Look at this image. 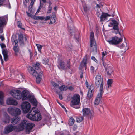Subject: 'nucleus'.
Here are the masks:
<instances>
[{"mask_svg": "<svg viewBox=\"0 0 135 135\" xmlns=\"http://www.w3.org/2000/svg\"><path fill=\"white\" fill-rule=\"evenodd\" d=\"M26 117L31 120L37 121H40L42 118L41 113L36 107L32 108L30 112L27 115Z\"/></svg>", "mask_w": 135, "mask_h": 135, "instance_id": "1", "label": "nucleus"}, {"mask_svg": "<svg viewBox=\"0 0 135 135\" xmlns=\"http://www.w3.org/2000/svg\"><path fill=\"white\" fill-rule=\"evenodd\" d=\"M34 126V124L31 123H29L25 120H23L18 126V130L22 131L25 127L26 133L29 134Z\"/></svg>", "mask_w": 135, "mask_h": 135, "instance_id": "2", "label": "nucleus"}, {"mask_svg": "<svg viewBox=\"0 0 135 135\" xmlns=\"http://www.w3.org/2000/svg\"><path fill=\"white\" fill-rule=\"evenodd\" d=\"M71 99L70 106L76 109L79 108L80 105L79 95L78 94H75L71 97Z\"/></svg>", "mask_w": 135, "mask_h": 135, "instance_id": "3", "label": "nucleus"}, {"mask_svg": "<svg viewBox=\"0 0 135 135\" xmlns=\"http://www.w3.org/2000/svg\"><path fill=\"white\" fill-rule=\"evenodd\" d=\"M95 81L96 86L97 88L100 86L99 92H104L103 90V80L102 78L101 77V75L98 74L95 78Z\"/></svg>", "mask_w": 135, "mask_h": 135, "instance_id": "4", "label": "nucleus"}, {"mask_svg": "<svg viewBox=\"0 0 135 135\" xmlns=\"http://www.w3.org/2000/svg\"><path fill=\"white\" fill-rule=\"evenodd\" d=\"M8 108L3 109L0 111V117L2 118L3 125L8 123Z\"/></svg>", "mask_w": 135, "mask_h": 135, "instance_id": "5", "label": "nucleus"}, {"mask_svg": "<svg viewBox=\"0 0 135 135\" xmlns=\"http://www.w3.org/2000/svg\"><path fill=\"white\" fill-rule=\"evenodd\" d=\"M40 65L38 63H36L34 65L33 67H30L28 69L29 73L33 75L36 77L38 73L40 71L38 70L40 67Z\"/></svg>", "mask_w": 135, "mask_h": 135, "instance_id": "6", "label": "nucleus"}, {"mask_svg": "<svg viewBox=\"0 0 135 135\" xmlns=\"http://www.w3.org/2000/svg\"><path fill=\"white\" fill-rule=\"evenodd\" d=\"M22 88H19V90H11L10 94L13 97L17 99H20L21 98Z\"/></svg>", "mask_w": 135, "mask_h": 135, "instance_id": "7", "label": "nucleus"}, {"mask_svg": "<svg viewBox=\"0 0 135 135\" xmlns=\"http://www.w3.org/2000/svg\"><path fill=\"white\" fill-rule=\"evenodd\" d=\"M122 41V39L117 36L112 37L109 39L107 42L112 45H117Z\"/></svg>", "mask_w": 135, "mask_h": 135, "instance_id": "8", "label": "nucleus"}, {"mask_svg": "<svg viewBox=\"0 0 135 135\" xmlns=\"http://www.w3.org/2000/svg\"><path fill=\"white\" fill-rule=\"evenodd\" d=\"M21 108L23 112L26 113L28 112L30 109L31 105L28 102H23L21 105Z\"/></svg>", "mask_w": 135, "mask_h": 135, "instance_id": "9", "label": "nucleus"}, {"mask_svg": "<svg viewBox=\"0 0 135 135\" xmlns=\"http://www.w3.org/2000/svg\"><path fill=\"white\" fill-rule=\"evenodd\" d=\"M8 15L3 17H0V33L3 32V28L6 24V19L7 20Z\"/></svg>", "mask_w": 135, "mask_h": 135, "instance_id": "10", "label": "nucleus"}, {"mask_svg": "<svg viewBox=\"0 0 135 135\" xmlns=\"http://www.w3.org/2000/svg\"><path fill=\"white\" fill-rule=\"evenodd\" d=\"M83 114L84 116H87L91 118L94 115L93 112L87 108H85L83 109Z\"/></svg>", "mask_w": 135, "mask_h": 135, "instance_id": "11", "label": "nucleus"}, {"mask_svg": "<svg viewBox=\"0 0 135 135\" xmlns=\"http://www.w3.org/2000/svg\"><path fill=\"white\" fill-rule=\"evenodd\" d=\"M0 45L2 49V53L3 55L4 60L6 61H7L8 59V51L7 50L5 49L6 46L3 43H1Z\"/></svg>", "mask_w": 135, "mask_h": 135, "instance_id": "12", "label": "nucleus"}, {"mask_svg": "<svg viewBox=\"0 0 135 135\" xmlns=\"http://www.w3.org/2000/svg\"><path fill=\"white\" fill-rule=\"evenodd\" d=\"M21 111L20 109L18 108H9V113L13 115L16 116L20 114Z\"/></svg>", "mask_w": 135, "mask_h": 135, "instance_id": "13", "label": "nucleus"}, {"mask_svg": "<svg viewBox=\"0 0 135 135\" xmlns=\"http://www.w3.org/2000/svg\"><path fill=\"white\" fill-rule=\"evenodd\" d=\"M31 95L30 93L27 90H25L23 91L22 93L21 98L23 101L28 100L31 97Z\"/></svg>", "mask_w": 135, "mask_h": 135, "instance_id": "14", "label": "nucleus"}, {"mask_svg": "<svg viewBox=\"0 0 135 135\" xmlns=\"http://www.w3.org/2000/svg\"><path fill=\"white\" fill-rule=\"evenodd\" d=\"M118 25L119 23L115 20H112L110 23V24L108 26L109 27L113 26V28L114 30L118 31L119 30Z\"/></svg>", "mask_w": 135, "mask_h": 135, "instance_id": "15", "label": "nucleus"}, {"mask_svg": "<svg viewBox=\"0 0 135 135\" xmlns=\"http://www.w3.org/2000/svg\"><path fill=\"white\" fill-rule=\"evenodd\" d=\"M90 47H92L93 46H94L95 48V50H96V44L94 38V33L93 32H91L90 33Z\"/></svg>", "mask_w": 135, "mask_h": 135, "instance_id": "16", "label": "nucleus"}, {"mask_svg": "<svg viewBox=\"0 0 135 135\" xmlns=\"http://www.w3.org/2000/svg\"><path fill=\"white\" fill-rule=\"evenodd\" d=\"M103 92H99L94 102V104L95 105H98L99 104Z\"/></svg>", "mask_w": 135, "mask_h": 135, "instance_id": "17", "label": "nucleus"}, {"mask_svg": "<svg viewBox=\"0 0 135 135\" xmlns=\"http://www.w3.org/2000/svg\"><path fill=\"white\" fill-rule=\"evenodd\" d=\"M94 89V85H91L89 89V91L87 94V97L89 99H90L93 96Z\"/></svg>", "mask_w": 135, "mask_h": 135, "instance_id": "18", "label": "nucleus"}, {"mask_svg": "<svg viewBox=\"0 0 135 135\" xmlns=\"http://www.w3.org/2000/svg\"><path fill=\"white\" fill-rule=\"evenodd\" d=\"M24 38L25 40L26 41L27 40L26 38L25 37H24L22 35H19L18 40L20 45L21 46H23L24 45Z\"/></svg>", "mask_w": 135, "mask_h": 135, "instance_id": "19", "label": "nucleus"}, {"mask_svg": "<svg viewBox=\"0 0 135 135\" xmlns=\"http://www.w3.org/2000/svg\"><path fill=\"white\" fill-rule=\"evenodd\" d=\"M18 41L17 40H15L14 41V44H15V46L13 47V50L15 52V55H17V53L19 51V48L17 44Z\"/></svg>", "mask_w": 135, "mask_h": 135, "instance_id": "20", "label": "nucleus"}, {"mask_svg": "<svg viewBox=\"0 0 135 135\" xmlns=\"http://www.w3.org/2000/svg\"><path fill=\"white\" fill-rule=\"evenodd\" d=\"M57 66L58 68L61 70L67 69L66 65L65 64L64 62L62 61H61L59 63Z\"/></svg>", "mask_w": 135, "mask_h": 135, "instance_id": "21", "label": "nucleus"}, {"mask_svg": "<svg viewBox=\"0 0 135 135\" xmlns=\"http://www.w3.org/2000/svg\"><path fill=\"white\" fill-rule=\"evenodd\" d=\"M43 72L42 71H40L39 73H38V74L36 75L37 76L36 78V81L37 83H39L41 80V77L43 75Z\"/></svg>", "mask_w": 135, "mask_h": 135, "instance_id": "22", "label": "nucleus"}, {"mask_svg": "<svg viewBox=\"0 0 135 135\" xmlns=\"http://www.w3.org/2000/svg\"><path fill=\"white\" fill-rule=\"evenodd\" d=\"M28 100L33 105L35 106L37 105V103L36 100L33 96H32L31 95V97H30Z\"/></svg>", "mask_w": 135, "mask_h": 135, "instance_id": "23", "label": "nucleus"}, {"mask_svg": "<svg viewBox=\"0 0 135 135\" xmlns=\"http://www.w3.org/2000/svg\"><path fill=\"white\" fill-rule=\"evenodd\" d=\"M56 17L55 13L53 12L52 13L51 18L50 19V22L49 24H52L55 23L56 21Z\"/></svg>", "mask_w": 135, "mask_h": 135, "instance_id": "24", "label": "nucleus"}, {"mask_svg": "<svg viewBox=\"0 0 135 135\" xmlns=\"http://www.w3.org/2000/svg\"><path fill=\"white\" fill-rule=\"evenodd\" d=\"M20 120V119L18 117H15L11 119V122L12 124H16Z\"/></svg>", "mask_w": 135, "mask_h": 135, "instance_id": "25", "label": "nucleus"}, {"mask_svg": "<svg viewBox=\"0 0 135 135\" xmlns=\"http://www.w3.org/2000/svg\"><path fill=\"white\" fill-rule=\"evenodd\" d=\"M110 15L106 13H103L100 16V21H103L106 19L107 17L110 16Z\"/></svg>", "mask_w": 135, "mask_h": 135, "instance_id": "26", "label": "nucleus"}, {"mask_svg": "<svg viewBox=\"0 0 135 135\" xmlns=\"http://www.w3.org/2000/svg\"><path fill=\"white\" fill-rule=\"evenodd\" d=\"M18 104L17 102L11 98H9V104L16 105Z\"/></svg>", "mask_w": 135, "mask_h": 135, "instance_id": "27", "label": "nucleus"}, {"mask_svg": "<svg viewBox=\"0 0 135 135\" xmlns=\"http://www.w3.org/2000/svg\"><path fill=\"white\" fill-rule=\"evenodd\" d=\"M120 47L121 49H123L125 50H127L128 47L127 46V43L126 42H124V43H122L120 46Z\"/></svg>", "mask_w": 135, "mask_h": 135, "instance_id": "28", "label": "nucleus"}, {"mask_svg": "<svg viewBox=\"0 0 135 135\" xmlns=\"http://www.w3.org/2000/svg\"><path fill=\"white\" fill-rule=\"evenodd\" d=\"M17 130V127L15 126L11 125L9 126V133L13 131H16Z\"/></svg>", "mask_w": 135, "mask_h": 135, "instance_id": "29", "label": "nucleus"}, {"mask_svg": "<svg viewBox=\"0 0 135 135\" xmlns=\"http://www.w3.org/2000/svg\"><path fill=\"white\" fill-rule=\"evenodd\" d=\"M3 93L0 91V105H2L3 104Z\"/></svg>", "mask_w": 135, "mask_h": 135, "instance_id": "30", "label": "nucleus"}, {"mask_svg": "<svg viewBox=\"0 0 135 135\" xmlns=\"http://www.w3.org/2000/svg\"><path fill=\"white\" fill-rule=\"evenodd\" d=\"M59 89L61 91L66 90L68 89V87L64 85H62L59 88Z\"/></svg>", "mask_w": 135, "mask_h": 135, "instance_id": "31", "label": "nucleus"}, {"mask_svg": "<svg viewBox=\"0 0 135 135\" xmlns=\"http://www.w3.org/2000/svg\"><path fill=\"white\" fill-rule=\"evenodd\" d=\"M28 11H29V13L27 11L26 13L27 15L29 17H30L31 18L32 16V8L31 7L30 8V7L29 6L28 7Z\"/></svg>", "mask_w": 135, "mask_h": 135, "instance_id": "32", "label": "nucleus"}, {"mask_svg": "<svg viewBox=\"0 0 135 135\" xmlns=\"http://www.w3.org/2000/svg\"><path fill=\"white\" fill-rule=\"evenodd\" d=\"M74 120L73 118L72 117H71L69 120L68 124L70 126H72L74 124Z\"/></svg>", "mask_w": 135, "mask_h": 135, "instance_id": "33", "label": "nucleus"}, {"mask_svg": "<svg viewBox=\"0 0 135 135\" xmlns=\"http://www.w3.org/2000/svg\"><path fill=\"white\" fill-rule=\"evenodd\" d=\"M8 133V126H6L4 129L3 134H7Z\"/></svg>", "mask_w": 135, "mask_h": 135, "instance_id": "34", "label": "nucleus"}, {"mask_svg": "<svg viewBox=\"0 0 135 135\" xmlns=\"http://www.w3.org/2000/svg\"><path fill=\"white\" fill-rule=\"evenodd\" d=\"M83 5L84 11L85 12H87L88 11V9L87 7L86 4L85 3H83Z\"/></svg>", "mask_w": 135, "mask_h": 135, "instance_id": "35", "label": "nucleus"}, {"mask_svg": "<svg viewBox=\"0 0 135 135\" xmlns=\"http://www.w3.org/2000/svg\"><path fill=\"white\" fill-rule=\"evenodd\" d=\"M106 70L107 74L109 75H110L113 71L112 69L111 68H109L106 69Z\"/></svg>", "mask_w": 135, "mask_h": 135, "instance_id": "36", "label": "nucleus"}, {"mask_svg": "<svg viewBox=\"0 0 135 135\" xmlns=\"http://www.w3.org/2000/svg\"><path fill=\"white\" fill-rule=\"evenodd\" d=\"M113 82V80L111 79H109L107 81V84L108 87H111Z\"/></svg>", "mask_w": 135, "mask_h": 135, "instance_id": "37", "label": "nucleus"}, {"mask_svg": "<svg viewBox=\"0 0 135 135\" xmlns=\"http://www.w3.org/2000/svg\"><path fill=\"white\" fill-rule=\"evenodd\" d=\"M49 61V59L48 58H44L42 60V63L45 65L47 64Z\"/></svg>", "mask_w": 135, "mask_h": 135, "instance_id": "38", "label": "nucleus"}, {"mask_svg": "<svg viewBox=\"0 0 135 135\" xmlns=\"http://www.w3.org/2000/svg\"><path fill=\"white\" fill-rule=\"evenodd\" d=\"M83 118L82 117H78L76 119V121L78 122H81L83 120Z\"/></svg>", "mask_w": 135, "mask_h": 135, "instance_id": "39", "label": "nucleus"}, {"mask_svg": "<svg viewBox=\"0 0 135 135\" xmlns=\"http://www.w3.org/2000/svg\"><path fill=\"white\" fill-rule=\"evenodd\" d=\"M51 84L55 88H56L59 87V85L55 82H52L51 83Z\"/></svg>", "mask_w": 135, "mask_h": 135, "instance_id": "40", "label": "nucleus"}, {"mask_svg": "<svg viewBox=\"0 0 135 135\" xmlns=\"http://www.w3.org/2000/svg\"><path fill=\"white\" fill-rule=\"evenodd\" d=\"M36 45L38 50V51L40 52H41V49H42V46L41 45H39V44H36Z\"/></svg>", "mask_w": 135, "mask_h": 135, "instance_id": "41", "label": "nucleus"}, {"mask_svg": "<svg viewBox=\"0 0 135 135\" xmlns=\"http://www.w3.org/2000/svg\"><path fill=\"white\" fill-rule=\"evenodd\" d=\"M83 63L84 64H81V65L82 67H85L86 66V59L85 60L84 58V59L82 63Z\"/></svg>", "mask_w": 135, "mask_h": 135, "instance_id": "42", "label": "nucleus"}, {"mask_svg": "<svg viewBox=\"0 0 135 135\" xmlns=\"http://www.w3.org/2000/svg\"><path fill=\"white\" fill-rule=\"evenodd\" d=\"M29 1V0H24V1H23L24 6L26 8L27 7V3Z\"/></svg>", "mask_w": 135, "mask_h": 135, "instance_id": "43", "label": "nucleus"}, {"mask_svg": "<svg viewBox=\"0 0 135 135\" xmlns=\"http://www.w3.org/2000/svg\"><path fill=\"white\" fill-rule=\"evenodd\" d=\"M100 11H99L98 10L97 11V15L99 17L100 15H101L103 13H102V12L100 11V9H99Z\"/></svg>", "mask_w": 135, "mask_h": 135, "instance_id": "44", "label": "nucleus"}, {"mask_svg": "<svg viewBox=\"0 0 135 135\" xmlns=\"http://www.w3.org/2000/svg\"><path fill=\"white\" fill-rule=\"evenodd\" d=\"M42 5L41 3V1H40V6L39 8L37 10L36 13L35 14H37V13H38L40 11V9H41L42 7Z\"/></svg>", "mask_w": 135, "mask_h": 135, "instance_id": "45", "label": "nucleus"}, {"mask_svg": "<svg viewBox=\"0 0 135 135\" xmlns=\"http://www.w3.org/2000/svg\"><path fill=\"white\" fill-rule=\"evenodd\" d=\"M18 76L19 78H20L21 79V80L22 81V80H23L24 79L23 75L21 73H20L18 75Z\"/></svg>", "mask_w": 135, "mask_h": 135, "instance_id": "46", "label": "nucleus"}, {"mask_svg": "<svg viewBox=\"0 0 135 135\" xmlns=\"http://www.w3.org/2000/svg\"><path fill=\"white\" fill-rule=\"evenodd\" d=\"M70 61L69 60H68L67 61V65H66L67 67V69H68V68H70Z\"/></svg>", "mask_w": 135, "mask_h": 135, "instance_id": "47", "label": "nucleus"}, {"mask_svg": "<svg viewBox=\"0 0 135 135\" xmlns=\"http://www.w3.org/2000/svg\"><path fill=\"white\" fill-rule=\"evenodd\" d=\"M17 24L18 26V27L20 28L21 29H23V28H22V24L21 23V22L18 21L17 22Z\"/></svg>", "mask_w": 135, "mask_h": 135, "instance_id": "48", "label": "nucleus"}, {"mask_svg": "<svg viewBox=\"0 0 135 135\" xmlns=\"http://www.w3.org/2000/svg\"><path fill=\"white\" fill-rule=\"evenodd\" d=\"M48 8H49V9H48V10L47 12L50 13H51V12L52 8L51 4H49Z\"/></svg>", "mask_w": 135, "mask_h": 135, "instance_id": "49", "label": "nucleus"}, {"mask_svg": "<svg viewBox=\"0 0 135 135\" xmlns=\"http://www.w3.org/2000/svg\"><path fill=\"white\" fill-rule=\"evenodd\" d=\"M31 18L35 20L39 19V18H38V16H36L35 15H32Z\"/></svg>", "mask_w": 135, "mask_h": 135, "instance_id": "50", "label": "nucleus"}, {"mask_svg": "<svg viewBox=\"0 0 135 135\" xmlns=\"http://www.w3.org/2000/svg\"><path fill=\"white\" fill-rule=\"evenodd\" d=\"M108 54V52L106 51H105L104 52H103L102 54L103 58V57L106 55H107Z\"/></svg>", "mask_w": 135, "mask_h": 135, "instance_id": "51", "label": "nucleus"}, {"mask_svg": "<svg viewBox=\"0 0 135 135\" xmlns=\"http://www.w3.org/2000/svg\"><path fill=\"white\" fill-rule=\"evenodd\" d=\"M13 71H14L12 70V71L11 70V74H10V77L12 78H13V77L12 76H14V75L13 74Z\"/></svg>", "mask_w": 135, "mask_h": 135, "instance_id": "52", "label": "nucleus"}, {"mask_svg": "<svg viewBox=\"0 0 135 135\" xmlns=\"http://www.w3.org/2000/svg\"><path fill=\"white\" fill-rule=\"evenodd\" d=\"M50 18V17L49 16H47L45 18V20L47 21L49 20Z\"/></svg>", "mask_w": 135, "mask_h": 135, "instance_id": "53", "label": "nucleus"}, {"mask_svg": "<svg viewBox=\"0 0 135 135\" xmlns=\"http://www.w3.org/2000/svg\"><path fill=\"white\" fill-rule=\"evenodd\" d=\"M90 70L92 72H94V68L93 66H91L90 68Z\"/></svg>", "mask_w": 135, "mask_h": 135, "instance_id": "54", "label": "nucleus"}, {"mask_svg": "<svg viewBox=\"0 0 135 135\" xmlns=\"http://www.w3.org/2000/svg\"><path fill=\"white\" fill-rule=\"evenodd\" d=\"M91 59L92 60L96 62L97 61L96 58L93 56H92L91 57Z\"/></svg>", "mask_w": 135, "mask_h": 135, "instance_id": "55", "label": "nucleus"}, {"mask_svg": "<svg viewBox=\"0 0 135 135\" xmlns=\"http://www.w3.org/2000/svg\"><path fill=\"white\" fill-rule=\"evenodd\" d=\"M59 99L61 100H62L63 99V97L62 95L60 94H59Z\"/></svg>", "mask_w": 135, "mask_h": 135, "instance_id": "56", "label": "nucleus"}, {"mask_svg": "<svg viewBox=\"0 0 135 135\" xmlns=\"http://www.w3.org/2000/svg\"><path fill=\"white\" fill-rule=\"evenodd\" d=\"M85 84H86V86L88 88H89V83H88L87 81H86V82H85Z\"/></svg>", "mask_w": 135, "mask_h": 135, "instance_id": "57", "label": "nucleus"}, {"mask_svg": "<svg viewBox=\"0 0 135 135\" xmlns=\"http://www.w3.org/2000/svg\"><path fill=\"white\" fill-rule=\"evenodd\" d=\"M77 126L76 125H74L73 127V129L75 130L77 128Z\"/></svg>", "mask_w": 135, "mask_h": 135, "instance_id": "58", "label": "nucleus"}, {"mask_svg": "<svg viewBox=\"0 0 135 135\" xmlns=\"http://www.w3.org/2000/svg\"><path fill=\"white\" fill-rule=\"evenodd\" d=\"M38 18H39V19L42 20L45 19V17L42 16H38Z\"/></svg>", "mask_w": 135, "mask_h": 135, "instance_id": "59", "label": "nucleus"}, {"mask_svg": "<svg viewBox=\"0 0 135 135\" xmlns=\"http://www.w3.org/2000/svg\"><path fill=\"white\" fill-rule=\"evenodd\" d=\"M68 89H69V90H72L74 89V88L72 86H70L68 87Z\"/></svg>", "mask_w": 135, "mask_h": 135, "instance_id": "60", "label": "nucleus"}, {"mask_svg": "<svg viewBox=\"0 0 135 135\" xmlns=\"http://www.w3.org/2000/svg\"><path fill=\"white\" fill-rule=\"evenodd\" d=\"M4 0H0V5H2L3 3Z\"/></svg>", "mask_w": 135, "mask_h": 135, "instance_id": "61", "label": "nucleus"}, {"mask_svg": "<svg viewBox=\"0 0 135 135\" xmlns=\"http://www.w3.org/2000/svg\"><path fill=\"white\" fill-rule=\"evenodd\" d=\"M6 103L7 105H8V98H7L6 100Z\"/></svg>", "mask_w": 135, "mask_h": 135, "instance_id": "62", "label": "nucleus"}, {"mask_svg": "<svg viewBox=\"0 0 135 135\" xmlns=\"http://www.w3.org/2000/svg\"><path fill=\"white\" fill-rule=\"evenodd\" d=\"M0 39H1L2 41H3L4 40V37L2 36H1V37Z\"/></svg>", "mask_w": 135, "mask_h": 135, "instance_id": "63", "label": "nucleus"}, {"mask_svg": "<svg viewBox=\"0 0 135 135\" xmlns=\"http://www.w3.org/2000/svg\"><path fill=\"white\" fill-rule=\"evenodd\" d=\"M100 5L98 4H97L96 6V8H97V7L100 8Z\"/></svg>", "mask_w": 135, "mask_h": 135, "instance_id": "64", "label": "nucleus"}]
</instances>
